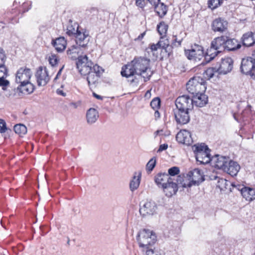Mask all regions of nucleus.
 <instances>
[{
  "instance_id": "f257e3e1",
  "label": "nucleus",
  "mask_w": 255,
  "mask_h": 255,
  "mask_svg": "<svg viewBox=\"0 0 255 255\" xmlns=\"http://www.w3.org/2000/svg\"><path fill=\"white\" fill-rule=\"evenodd\" d=\"M150 59L142 57H135L129 64H128L122 68L121 75L126 78H130L137 75L142 77L144 81L149 80L152 75V72L149 68Z\"/></svg>"
},
{
  "instance_id": "f03ea898",
  "label": "nucleus",
  "mask_w": 255,
  "mask_h": 255,
  "mask_svg": "<svg viewBox=\"0 0 255 255\" xmlns=\"http://www.w3.org/2000/svg\"><path fill=\"white\" fill-rule=\"evenodd\" d=\"M136 240L139 247L147 250L155 243L156 236L151 230L143 229L138 232Z\"/></svg>"
},
{
  "instance_id": "7ed1b4c3",
  "label": "nucleus",
  "mask_w": 255,
  "mask_h": 255,
  "mask_svg": "<svg viewBox=\"0 0 255 255\" xmlns=\"http://www.w3.org/2000/svg\"><path fill=\"white\" fill-rule=\"evenodd\" d=\"M206 82L199 76H195L191 78L186 84L188 92L193 95L204 93L206 90Z\"/></svg>"
},
{
  "instance_id": "20e7f679",
  "label": "nucleus",
  "mask_w": 255,
  "mask_h": 255,
  "mask_svg": "<svg viewBox=\"0 0 255 255\" xmlns=\"http://www.w3.org/2000/svg\"><path fill=\"white\" fill-rule=\"evenodd\" d=\"M94 66V63L88 59L87 55L78 56L76 67L81 75H86Z\"/></svg>"
},
{
  "instance_id": "39448f33",
  "label": "nucleus",
  "mask_w": 255,
  "mask_h": 255,
  "mask_svg": "<svg viewBox=\"0 0 255 255\" xmlns=\"http://www.w3.org/2000/svg\"><path fill=\"white\" fill-rule=\"evenodd\" d=\"M182 177L179 175L177 176L176 180L173 178L170 181L166 183V184L164 183L162 189L165 195L168 197H170L176 194L178 190V184H182Z\"/></svg>"
},
{
  "instance_id": "423d86ee",
  "label": "nucleus",
  "mask_w": 255,
  "mask_h": 255,
  "mask_svg": "<svg viewBox=\"0 0 255 255\" xmlns=\"http://www.w3.org/2000/svg\"><path fill=\"white\" fill-rule=\"evenodd\" d=\"M103 72L104 69L102 67L95 64L91 71L87 73V80L91 89L96 86L99 79Z\"/></svg>"
},
{
  "instance_id": "0eeeda50",
  "label": "nucleus",
  "mask_w": 255,
  "mask_h": 255,
  "mask_svg": "<svg viewBox=\"0 0 255 255\" xmlns=\"http://www.w3.org/2000/svg\"><path fill=\"white\" fill-rule=\"evenodd\" d=\"M176 109L192 111L193 109V100L188 95H182L178 97L175 100Z\"/></svg>"
},
{
  "instance_id": "6e6552de",
  "label": "nucleus",
  "mask_w": 255,
  "mask_h": 255,
  "mask_svg": "<svg viewBox=\"0 0 255 255\" xmlns=\"http://www.w3.org/2000/svg\"><path fill=\"white\" fill-rule=\"evenodd\" d=\"M190 181L188 184L183 183V187H190L193 185L199 184L203 181L204 180L203 172L202 171L198 168H195L194 170L190 171L187 174Z\"/></svg>"
},
{
  "instance_id": "1a4fd4ad",
  "label": "nucleus",
  "mask_w": 255,
  "mask_h": 255,
  "mask_svg": "<svg viewBox=\"0 0 255 255\" xmlns=\"http://www.w3.org/2000/svg\"><path fill=\"white\" fill-rule=\"evenodd\" d=\"M185 54L189 60L198 61L201 60L204 56L203 47L198 44H194L190 49L185 50Z\"/></svg>"
},
{
  "instance_id": "9d476101",
  "label": "nucleus",
  "mask_w": 255,
  "mask_h": 255,
  "mask_svg": "<svg viewBox=\"0 0 255 255\" xmlns=\"http://www.w3.org/2000/svg\"><path fill=\"white\" fill-rule=\"evenodd\" d=\"M157 206L152 201H147L140 204L139 212L142 216L153 215L156 211Z\"/></svg>"
},
{
  "instance_id": "9b49d317",
  "label": "nucleus",
  "mask_w": 255,
  "mask_h": 255,
  "mask_svg": "<svg viewBox=\"0 0 255 255\" xmlns=\"http://www.w3.org/2000/svg\"><path fill=\"white\" fill-rule=\"evenodd\" d=\"M32 76V72L26 67L20 68L16 73L15 82L18 84L25 83L29 81Z\"/></svg>"
},
{
  "instance_id": "f8f14e48",
  "label": "nucleus",
  "mask_w": 255,
  "mask_h": 255,
  "mask_svg": "<svg viewBox=\"0 0 255 255\" xmlns=\"http://www.w3.org/2000/svg\"><path fill=\"white\" fill-rule=\"evenodd\" d=\"M217 67L220 74H226L230 72L233 68V60L230 57L223 58Z\"/></svg>"
},
{
  "instance_id": "ddd939ff",
  "label": "nucleus",
  "mask_w": 255,
  "mask_h": 255,
  "mask_svg": "<svg viewBox=\"0 0 255 255\" xmlns=\"http://www.w3.org/2000/svg\"><path fill=\"white\" fill-rule=\"evenodd\" d=\"M37 85L39 86H44L48 82L50 78L47 69L39 67L35 73Z\"/></svg>"
},
{
  "instance_id": "4468645a",
  "label": "nucleus",
  "mask_w": 255,
  "mask_h": 255,
  "mask_svg": "<svg viewBox=\"0 0 255 255\" xmlns=\"http://www.w3.org/2000/svg\"><path fill=\"white\" fill-rule=\"evenodd\" d=\"M255 66V61L253 57L243 58L241 65V71L243 74L248 75Z\"/></svg>"
},
{
  "instance_id": "2eb2a0df",
  "label": "nucleus",
  "mask_w": 255,
  "mask_h": 255,
  "mask_svg": "<svg viewBox=\"0 0 255 255\" xmlns=\"http://www.w3.org/2000/svg\"><path fill=\"white\" fill-rule=\"evenodd\" d=\"M185 110H180L176 109L174 111L175 119L177 124L180 125H185L188 123L190 121V112Z\"/></svg>"
},
{
  "instance_id": "dca6fc26",
  "label": "nucleus",
  "mask_w": 255,
  "mask_h": 255,
  "mask_svg": "<svg viewBox=\"0 0 255 255\" xmlns=\"http://www.w3.org/2000/svg\"><path fill=\"white\" fill-rule=\"evenodd\" d=\"M229 160L228 157L216 155L212 157L211 163L216 168L222 169L224 171L227 168Z\"/></svg>"
},
{
  "instance_id": "f3484780",
  "label": "nucleus",
  "mask_w": 255,
  "mask_h": 255,
  "mask_svg": "<svg viewBox=\"0 0 255 255\" xmlns=\"http://www.w3.org/2000/svg\"><path fill=\"white\" fill-rule=\"evenodd\" d=\"M238 189L240 191L244 198L247 201L251 202L255 199V189L248 187L244 185H238L236 186Z\"/></svg>"
},
{
  "instance_id": "a211bd4d",
  "label": "nucleus",
  "mask_w": 255,
  "mask_h": 255,
  "mask_svg": "<svg viewBox=\"0 0 255 255\" xmlns=\"http://www.w3.org/2000/svg\"><path fill=\"white\" fill-rule=\"evenodd\" d=\"M177 141L186 145H190L192 142L190 132L186 129L181 130L176 136Z\"/></svg>"
},
{
  "instance_id": "6ab92c4d",
  "label": "nucleus",
  "mask_w": 255,
  "mask_h": 255,
  "mask_svg": "<svg viewBox=\"0 0 255 255\" xmlns=\"http://www.w3.org/2000/svg\"><path fill=\"white\" fill-rule=\"evenodd\" d=\"M228 23V22L223 18L219 17L213 21L212 29L215 32H223L227 29Z\"/></svg>"
},
{
  "instance_id": "aec40b11",
  "label": "nucleus",
  "mask_w": 255,
  "mask_h": 255,
  "mask_svg": "<svg viewBox=\"0 0 255 255\" xmlns=\"http://www.w3.org/2000/svg\"><path fill=\"white\" fill-rule=\"evenodd\" d=\"M241 41L244 46H252L255 44V33L248 31L244 33L241 37Z\"/></svg>"
},
{
  "instance_id": "412c9836",
  "label": "nucleus",
  "mask_w": 255,
  "mask_h": 255,
  "mask_svg": "<svg viewBox=\"0 0 255 255\" xmlns=\"http://www.w3.org/2000/svg\"><path fill=\"white\" fill-rule=\"evenodd\" d=\"M242 47V45L238 40L235 38H229L226 36L225 49L228 51H235Z\"/></svg>"
},
{
  "instance_id": "4be33fe9",
  "label": "nucleus",
  "mask_w": 255,
  "mask_h": 255,
  "mask_svg": "<svg viewBox=\"0 0 255 255\" xmlns=\"http://www.w3.org/2000/svg\"><path fill=\"white\" fill-rule=\"evenodd\" d=\"M52 44L58 52L63 51L67 45V41L63 37H60L52 40Z\"/></svg>"
},
{
  "instance_id": "5701e85b",
  "label": "nucleus",
  "mask_w": 255,
  "mask_h": 255,
  "mask_svg": "<svg viewBox=\"0 0 255 255\" xmlns=\"http://www.w3.org/2000/svg\"><path fill=\"white\" fill-rule=\"evenodd\" d=\"M240 169V166L237 162L230 160L224 171L232 176H234L237 175Z\"/></svg>"
},
{
  "instance_id": "b1692460",
  "label": "nucleus",
  "mask_w": 255,
  "mask_h": 255,
  "mask_svg": "<svg viewBox=\"0 0 255 255\" xmlns=\"http://www.w3.org/2000/svg\"><path fill=\"white\" fill-rule=\"evenodd\" d=\"M192 99L193 104H194L197 107H203L208 103V96L204 93L194 95Z\"/></svg>"
},
{
  "instance_id": "393cba45",
  "label": "nucleus",
  "mask_w": 255,
  "mask_h": 255,
  "mask_svg": "<svg viewBox=\"0 0 255 255\" xmlns=\"http://www.w3.org/2000/svg\"><path fill=\"white\" fill-rule=\"evenodd\" d=\"M251 113V106L248 105L241 114H234V119L239 123L245 122L248 120Z\"/></svg>"
},
{
  "instance_id": "a878e982",
  "label": "nucleus",
  "mask_w": 255,
  "mask_h": 255,
  "mask_svg": "<svg viewBox=\"0 0 255 255\" xmlns=\"http://www.w3.org/2000/svg\"><path fill=\"white\" fill-rule=\"evenodd\" d=\"M210 150L209 149L202 153H197L195 155L196 159L199 164H206L212 161Z\"/></svg>"
},
{
  "instance_id": "bb28decb",
  "label": "nucleus",
  "mask_w": 255,
  "mask_h": 255,
  "mask_svg": "<svg viewBox=\"0 0 255 255\" xmlns=\"http://www.w3.org/2000/svg\"><path fill=\"white\" fill-rule=\"evenodd\" d=\"M173 177L169 176L167 173H159L155 176L154 181L159 187L161 186L162 188L164 183L166 184Z\"/></svg>"
},
{
  "instance_id": "cd10ccee",
  "label": "nucleus",
  "mask_w": 255,
  "mask_h": 255,
  "mask_svg": "<svg viewBox=\"0 0 255 255\" xmlns=\"http://www.w3.org/2000/svg\"><path fill=\"white\" fill-rule=\"evenodd\" d=\"M160 0H158L155 4H151V5L154 6V10L157 15L162 18L166 14L167 8L163 3L160 2Z\"/></svg>"
},
{
  "instance_id": "c85d7f7f",
  "label": "nucleus",
  "mask_w": 255,
  "mask_h": 255,
  "mask_svg": "<svg viewBox=\"0 0 255 255\" xmlns=\"http://www.w3.org/2000/svg\"><path fill=\"white\" fill-rule=\"evenodd\" d=\"M226 36H221L215 38L211 42V45L213 47H215L218 50H220V51L225 49V45L226 44Z\"/></svg>"
},
{
  "instance_id": "c756f323",
  "label": "nucleus",
  "mask_w": 255,
  "mask_h": 255,
  "mask_svg": "<svg viewBox=\"0 0 255 255\" xmlns=\"http://www.w3.org/2000/svg\"><path fill=\"white\" fill-rule=\"evenodd\" d=\"M99 117L97 110L94 108H90L87 112L86 118L88 124H92L95 123Z\"/></svg>"
},
{
  "instance_id": "7c9ffc66",
  "label": "nucleus",
  "mask_w": 255,
  "mask_h": 255,
  "mask_svg": "<svg viewBox=\"0 0 255 255\" xmlns=\"http://www.w3.org/2000/svg\"><path fill=\"white\" fill-rule=\"evenodd\" d=\"M17 89L22 93L28 94L33 92L34 87L29 81H28L27 82L20 84L19 87H17Z\"/></svg>"
},
{
  "instance_id": "2f4dec72",
  "label": "nucleus",
  "mask_w": 255,
  "mask_h": 255,
  "mask_svg": "<svg viewBox=\"0 0 255 255\" xmlns=\"http://www.w3.org/2000/svg\"><path fill=\"white\" fill-rule=\"evenodd\" d=\"M141 179V173L135 172L132 180L129 183V188L131 191L136 190L140 184Z\"/></svg>"
},
{
  "instance_id": "473e14b6",
  "label": "nucleus",
  "mask_w": 255,
  "mask_h": 255,
  "mask_svg": "<svg viewBox=\"0 0 255 255\" xmlns=\"http://www.w3.org/2000/svg\"><path fill=\"white\" fill-rule=\"evenodd\" d=\"M220 52H221L220 51V50H218L215 47H213L211 45L210 47L207 50L205 55V59L207 62H209Z\"/></svg>"
},
{
  "instance_id": "72a5a7b5",
  "label": "nucleus",
  "mask_w": 255,
  "mask_h": 255,
  "mask_svg": "<svg viewBox=\"0 0 255 255\" xmlns=\"http://www.w3.org/2000/svg\"><path fill=\"white\" fill-rule=\"evenodd\" d=\"M80 49V46L77 45H73L69 47L67 50L68 57L73 60L78 58Z\"/></svg>"
},
{
  "instance_id": "f704fd0d",
  "label": "nucleus",
  "mask_w": 255,
  "mask_h": 255,
  "mask_svg": "<svg viewBox=\"0 0 255 255\" xmlns=\"http://www.w3.org/2000/svg\"><path fill=\"white\" fill-rule=\"evenodd\" d=\"M75 35L76 43L79 44V46L85 47L87 45V42L85 43L84 41L88 36V34H87L86 31L81 32L80 31L78 30Z\"/></svg>"
},
{
  "instance_id": "c9c22d12",
  "label": "nucleus",
  "mask_w": 255,
  "mask_h": 255,
  "mask_svg": "<svg viewBox=\"0 0 255 255\" xmlns=\"http://www.w3.org/2000/svg\"><path fill=\"white\" fill-rule=\"evenodd\" d=\"M7 74L8 70H0V86L2 87L3 90H5L6 87L9 84V81L5 79Z\"/></svg>"
},
{
  "instance_id": "e433bc0d",
  "label": "nucleus",
  "mask_w": 255,
  "mask_h": 255,
  "mask_svg": "<svg viewBox=\"0 0 255 255\" xmlns=\"http://www.w3.org/2000/svg\"><path fill=\"white\" fill-rule=\"evenodd\" d=\"M173 45L169 44V42L167 39L162 40L161 44V49L164 50L168 57L172 53Z\"/></svg>"
},
{
  "instance_id": "4c0bfd02",
  "label": "nucleus",
  "mask_w": 255,
  "mask_h": 255,
  "mask_svg": "<svg viewBox=\"0 0 255 255\" xmlns=\"http://www.w3.org/2000/svg\"><path fill=\"white\" fill-rule=\"evenodd\" d=\"M78 25L77 23L74 22L72 24L71 20L69 21V23L67 27L66 33L69 36L75 35L78 31Z\"/></svg>"
},
{
  "instance_id": "58836bf2",
  "label": "nucleus",
  "mask_w": 255,
  "mask_h": 255,
  "mask_svg": "<svg viewBox=\"0 0 255 255\" xmlns=\"http://www.w3.org/2000/svg\"><path fill=\"white\" fill-rule=\"evenodd\" d=\"M168 28V25L164 21L160 22L157 26V30L161 36V38L166 35Z\"/></svg>"
},
{
  "instance_id": "ea45409f",
  "label": "nucleus",
  "mask_w": 255,
  "mask_h": 255,
  "mask_svg": "<svg viewBox=\"0 0 255 255\" xmlns=\"http://www.w3.org/2000/svg\"><path fill=\"white\" fill-rule=\"evenodd\" d=\"M135 4L138 8L143 9L148 3L155 4L158 0H134Z\"/></svg>"
},
{
  "instance_id": "a19ab883",
  "label": "nucleus",
  "mask_w": 255,
  "mask_h": 255,
  "mask_svg": "<svg viewBox=\"0 0 255 255\" xmlns=\"http://www.w3.org/2000/svg\"><path fill=\"white\" fill-rule=\"evenodd\" d=\"M193 149L195 152V155L197 153H202L209 149L208 146L205 143H201L200 144H195L193 146Z\"/></svg>"
},
{
  "instance_id": "79ce46f5",
  "label": "nucleus",
  "mask_w": 255,
  "mask_h": 255,
  "mask_svg": "<svg viewBox=\"0 0 255 255\" xmlns=\"http://www.w3.org/2000/svg\"><path fill=\"white\" fill-rule=\"evenodd\" d=\"M218 73L217 67H210L207 68L203 73L204 77L207 79L212 78L215 73Z\"/></svg>"
},
{
  "instance_id": "37998d69",
  "label": "nucleus",
  "mask_w": 255,
  "mask_h": 255,
  "mask_svg": "<svg viewBox=\"0 0 255 255\" xmlns=\"http://www.w3.org/2000/svg\"><path fill=\"white\" fill-rule=\"evenodd\" d=\"M13 129L16 133L19 135L24 134L27 132L26 127L22 124H17L14 126Z\"/></svg>"
},
{
  "instance_id": "c03bdc74",
  "label": "nucleus",
  "mask_w": 255,
  "mask_h": 255,
  "mask_svg": "<svg viewBox=\"0 0 255 255\" xmlns=\"http://www.w3.org/2000/svg\"><path fill=\"white\" fill-rule=\"evenodd\" d=\"M6 56L2 49L0 48V70H8L4 63Z\"/></svg>"
},
{
  "instance_id": "a18cd8bd",
  "label": "nucleus",
  "mask_w": 255,
  "mask_h": 255,
  "mask_svg": "<svg viewBox=\"0 0 255 255\" xmlns=\"http://www.w3.org/2000/svg\"><path fill=\"white\" fill-rule=\"evenodd\" d=\"M223 0H209L208 6L211 9H215L223 3Z\"/></svg>"
},
{
  "instance_id": "49530a36",
  "label": "nucleus",
  "mask_w": 255,
  "mask_h": 255,
  "mask_svg": "<svg viewBox=\"0 0 255 255\" xmlns=\"http://www.w3.org/2000/svg\"><path fill=\"white\" fill-rule=\"evenodd\" d=\"M156 158L155 157H152L149 160L146 165V170L148 171H151L154 168L156 165Z\"/></svg>"
},
{
  "instance_id": "de8ad7c7",
  "label": "nucleus",
  "mask_w": 255,
  "mask_h": 255,
  "mask_svg": "<svg viewBox=\"0 0 255 255\" xmlns=\"http://www.w3.org/2000/svg\"><path fill=\"white\" fill-rule=\"evenodd\" d=\"M160 106V100L159 98H154L150 102V106L154 110L158 109Z\"/></svg>"
},
{
  "instance_id": "09e8293b",
  "label": "nucleus",
  "mask_w": 255,
  "mask_h": 255,
  "mask_svg": "<svg viewBox=\"0 0 255 255\" xmlns=\"http://www.w3.org/2000/svg\"><path fill=\"white\" fill-rule=\"evenodd\" d=\"M180 170L178 167L174 166L168 169V173L169 176H174L176 175H177L179 173Z\"/></svg>"
},
{
  "instance_id": "8fccbe9b",
  "label": "nucleus",
  "mask_w": 255,
  "mask_h": 255,
  "mask_svg": "<svg viewBox=\"0 0 255 255\" xmlns=\"http://www.w3.org/2000/svg\"><path fill=\"white\" fill-rule=\"evenodd\" d=\"M182 40H183L182 38H177L176 35H173V39H172L171 44L175 47L180 46L181 44Z\"/></svg>"
},
{
  "instance_id": "3c124183",
  "label": "nucleus",
  "mask_w": 255,
  "mask_h": 255,
  "mask_svg": "<svg viewBox=\"0 0 255 255\" xmlns=\"http://www.w3.org/2000/svg\"><path fill=\"white\" fill-rule=\"evenodd\" d=\"M162 40H160L156 44H152L150 45V49L151 51H156L158 48H161Z\"/></svg>"
},
{
  "instance_id": "603ef678",
  "label": "nucleus",
  "mask_w": 255,
  "mask_h": 255,
  "mask_svg": "<svg viewBox=\"0 0 255 255\" xmlns=\"http://www.w3.org/2000/svg\"><path fill=\"white\" fill-rule=\"evenodd\" d=\"M49 63L51 66H54L57 64L58 59L55 55H52L49 58Z\"/></svg>"
},
{
  "instance_id": "864d4df0",
  "label": "nucleus",
  "mask_w": 255,
  "mask_h": 255,
  "mask_svg": "<svg viewBox=\"0 0 255 255\" xmlns=\"http://www.w3.org/2000/svg\"><path fill=\"white\" fill-rule=\"evenodd\" d=\"M6 124L3 120H0V132L3 133L6 130Z\"/></svg>"
},
{
  "instance_id": "5fc2aeb1",
  "label": "nucleus",
  "mask_w": 255,
  "mask_h": 255,
  "mask_svg": "<svg viewBox=\"0 0 255 255\" xmlns=\"http://www.w3.org/2000/svg\"><path fill=\"white\" fill-rule=\"evenodd\" d=\"M168 147V144H161L160 146H159V147L158 149V152H161L163 150H166Z\"/></svg>"
},
{
  "instance_id": "6e6d98bb",
  "label": "nucleus",
  "mask_w": 255,
  "mask_h": 255,
  "mask_svg": "<svg viewBox=\"0 0 255 255\" xmlns=\"http://www.w3.org/2000/svg\"><path fill=\"white\" fill-rule=\"evenodd\" d=\"M248 75L250 76L252 79L255 80V66L252 70L251 73H250Z\"/></svg>"
},
{
  "instance_id": "4d7b16f0",
  "label": "nucleus",
  "mask_w": 255,
  "mask_h": 255,
  "mask_svg": "<svg viewBox=\"0 0 255 255\" xmlns=\"http://www.w3.org/2000/svg\"><path fill=\"white\" fill-rule=\"evenodd\" d=\"M146 255H157L156 254H155L153 250L152 249H148L146 252Z\"/></svg>"
},
{
  "instance_id": "13d9d810",
  "label": "nucleus",
  "mask_w": 255,
  "mask_h": 255,
  "mask_svg": "<svg viewBox=\"0 0 255 255\" xmlns=\"http://www.w3.org/2000/svg\"><path fill=\"white\" fill-rule=\"evenodd\" d=\"M145 32H146L144 31L143 33H141L135 39V41H136V40H138V41L141 40L143 38L144 35H145Z\"/></svg>"
},
{
  "instance_id": "bf43d9fd",
  "label": "nucleus",
  "mask_w": 255,
  "mask_h": 255,
  "mask_svg": "<svg viewBox=\"0 0 255 255\" xmlns=\"http://www.w3.org/2000/svg\"><path fill=\"white\" fill-rule=\"evenodd\" d=\"M63 68H64V66H62V67H61V68L60 69V70H59V71L58 72V73H57V75H56V76L55 78H54V81L56 80L58 78L59 76H60L61 73V72H62V70H63Z\"/></svg>"
},
{
  "instance_id": "052dcab7",
  "label": "nucleus",
  "mask_w": 255,
  "mask_h": 255,
  "mask_svg": "<svg viewBox=\"0 0 255 255\" xmlns=\"http://www.w3.org/2000/svg\"><path fill=\"white\" fill-rule=\"evenodd\" d=\"M157 110V109L155 110V111L154 112V117L156 119L160 118V113Z\"/></svg>"
},
{
  "instance_id": "680f3d73",
  "label": "nucleus",
  "mask_w": 255,
  "mask_h": 255,
  "mask_svg": "<svg viewBox=\"0 0 255 255\" xmlns=\"http://www.w3.org/2000/svg\"><path fill=\"white\" fill-rule=\"evenodd\" d=\"M57 93L59 95H60L61 96H66V94L65 93H64L62 90L58 89L57 91Z\"/></svg>"
},
{
  "instance_id": "e2e57ef3",
  "label": "nucleus",
  "mask_w": 255,
  "mask_h": 255,
  "mask_svg": "<svg viewBox=\"0 0 255 255\" xmlns=\"http://www.w3.org/2000/svg\"><path fill=\"white\" fill-rule=\"evenodd\" d=\"M93 95L94 97H95L96 98H97V99L102 100V97L101 96L97 95L95 93H93Z\"/></svg>"
},
{
  "instance_id": "0e129e2a",
  "label": "nucleus",
  "mask_w": 255,
  "mask_h": 255,
  "mask_svg": "<svg viewBox=\"0 0 255 255\" xmlns=\"http://www.w3.org/2000/svg\"><path fill=\"white\" fill-rule=\"evenodd\" d=\"M163 132V130H157L155 131V134L156 135L161 134Z\"/></svg>"
},
{
  "instance_id": "69168bd1",
  "label": "nucleus",
  "mask_w": 255,
  "mask_h": 255,
  "mask_svg": "<svg viewBox=\"0 0 255 255\" xmlns=\"http://www.w3.org/2000/svg\"><path fill=\"white\" fill-rule=\"evenodd\" d=\"M252 56L253 57V58H254V60L255 61V50L254 53L253 54Z\"/></svg>"
},
{
  "instance_id": "338daca9",
  "label": "nucleus",
  "mask_w": 255,
  "mask_h": 255,
  "mask_svg": "<svg viewBox=\"0 0 255 255\" xmlns=\"http://www.w3.org/2000/svg\"><path fill=\"white\" fill-rule=\"evenodd\" d=\"M130 82L131 83L133 82H134V79H132V80H131Z\"/></svg>"
},
{
  "instance_id": "774afa93",
  "label": "nucleus",
  "mask_w": 255,
  "mask_h": 255,
  "mask_svg": "<svg viewBox=\"0 0 255 255\" xmlns=\"http://www.w3.org/2000/svg\"><path fill=\"white\" fill-rule=\"evenodd\" d=\"M28 11V9L24 10L23 11V12H26V11Z\"/></svg>"
}]
</instances>
